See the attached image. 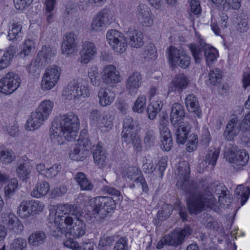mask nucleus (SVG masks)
<instances>
[{"instance_id":"f257e3e1","label":"nucleus","mask_w":250,"mask_h":250,"mask_svg":"<svg viewBox=\"0 0 250 250\" xmlns=\"http://www.w3.org/2000/svg\"><path fill=\"white\" fill-rule=\"evenodd\" d=\"M223 186L216 183H209L207 180H201L195 192L189 195L187 200V205L190 214H197L203 211L205 207L213 208L216 204V200L212 193L220 195L226 192Z\"/></svg>"},{"instance_id":"f03ea898","label":"nucleus","mask_w":250,"mask_h":250,"mask_svg":"<svg viewBox=\"0 0 250 250\" xmlns=\"http://www.w3.org/2000/svg\"><path fill=\"white\" fill-rule=\"evenodd\" d=\"M80 122L78 116L70 112L60 115L53 123L50 131V140L56 145L64 143V140H75L79 129Z\"/></svg>"},{"instance_id":"7ed1b4c3","label":"nucleus","mask_w":250,"mask_h":250,"mask_svg":"<svg viewBox=\"0 0 250 250\" xmlns=\"http://www.w3.org/2000/svg\"><path fill=\"white\" fill-rule=\"evenodd\" d=\"M61 210L65 215H58L56 213L54 222H59L60 225L64 223L67 226H71L68 229V233L73 238L83 236L85 233L86 224L81 219V208L75 205L65 204L61 207Z\"/></svg>"},{"instance_id":"20e7f679","label":"nucleus","mask_w":250,"mask_h":250,"mask_svg":"<svg viewBox=\"0 0 250 250\" xmlns=\"http://www.w3.org/2000/svg\"><path fill=\"white\" fill-rule=\"evenodd\" d=\"M173 132L178 144H184L186 141L187 150L188 152L196 149L198 141L197 135L190 134L191 125L188 121L180 122L172 125Z\"/></svg>"},{"instance_id":"39448f33","label":"nucleus","mask_w":250,"mask_h":250,"mask_svg":"<svg viewBox=\"0 0 250 250\" xmlns=\"http://www.w3.org/2000/svg\"><path fill=\"white\" fill-rule=\"evenodd\" d=\"M54 104L49 100L42 101L31 113V117L26 123V129L28 130L38 129L49 117L52 112Z\"/></svg>"},{"instance_id":"423d86ee","label":"nucleus","mask_w":250,"mask_h":250,"mask_svg":"<svg viewBox=\"0 0 250 250\" xmlns=\"http://www.w3.org/2000/svg\"><path fill=\"white\" fill-rule=\"evenodd\" d=\"M177 174L178 180L176 186L178 188L182 189L187 193L192 195L195 192L197 188L196 184L189 181L190 167L187 161L179 162L177 166Z\"/></svg>"},{"instance_id":"0eeeda50","label":"nucleus","mask_w":250,"mask_h":250,"mask_svg":"<svg viewBox=\"0 0 250 250\" xmlns=\"http://www.w3.org/2000/svg\"><path fill=\"white\" fill-rule=\"evenodd\" d=\"M92 214L95 218L104 219L108 214L113 212L116 208L115 201L108 196H98L92 201Z\"/></svg>"},{"instance_id":"6e6552de","label":"nucleus","mask_w":250,"mask_h":250,"mask_svg":"<svg viewBox=\"0 0 250 250\" xmlns=\"http://www.w3.org/2000/svg\"><path fill=\"white\" fill-rule=\"evenodd\" d=\"M82 80L70 82L63 90L62 95L68 100L78 101L79 98L89 96V90L86 85L83 84Z\"/></svg>"},{"instance_id":"1a4fd4ad","label":"nucleus","mask_w":250,"mask_h":250,"mask_svg":"<svg viewBox=\"0 0 250 250\" xmlns=\"http://www.w3.org/2000/svg\"><path fill=\"white\" fill-rule=\"evenodd\" d=\"M169 62L171 66L178 65L182 68H187L190 63V57L182 49L171 46L168 49Z\"/></svg>"},{"instance_id":"9d476101","label":"nucleus","mask_w":250,"mask_h":250,"mask_svg":"<svg viewBox=\"0 0 250 250\" xmlns=\"http://www.w3.org/2000/svg\"><path fill=\"white\" fill-rule=\"evenodd\" d=\"M106 36L108 43L115 51L122 53L126 50V38L122 33L112 29L107 32Z\"/></svg>"},{"instance_id":"9b49d317","label":"nucleus","mask_w":250,"mask_h":250,"mask_svg":"<svg viewBox=\"0 0 250 250\" xmlns=\"http://www.w3.org/2000/svg\"><path fill=\"white\" fill-rule=\"evenodd\" d=\"M21 82L18 75L9 72L0 80V92L5 94H11L20 86Z\"/></svg>"},{"instance_id":"f8f14e48","label":"nucleus","mask_w":250,"mask_h":250,"mask_svg":"<svg viewBox=\"0 0 250 250\" xmlns=\"http://www.w3.org/2000/svg\"><path fill=\"white\" fill-rule=\"evenodd\" d=\"M192 233V229L189 226H186L183 229H177L170 234L167 235L162 238L165 244L177 246L182 243L184 238Z\"/></svg>"},{"instance_id":"ddd939ff","label":"nucleus","mask_w":250,"mask_h":250,"mask_svg":"<svg viewBox=\"0 0 250 250\" xmlns=\"http://www.w3.org/2000/svg\"><path fill=\"white\" fill-rule=\"evenodd\" d=\"M102 78L105 83L112 86L121 81L119 71L117 70L115 66L112 64L104 66Z\"/></svg>"},{"instance_id":"4468645a","label":"nucleus","mask_w":250,"mask_h":250,"mask_svg":"<svg viewBox=\"0 0 250 250\" xmlns=\"http://www.w3.org/2000/svg\"><path fill=\"white\" fill-rule=\"evenodd\" d=\"M1 222L7 228L17 234L21 232L23 226L18 218L13 213H5L2 215Z\"/></svg>"},{"instance_id":"2eb2a0df","label":"nucleus","mask_w":250,"mask_h":250,"mask_svg":"<svg viewBox=\"0 0 250 250\" xmlns=\"http://www.w3.org/2000/svg\"><path fill=\"white\" fill-rule=\"evenodd\" d=\"M242 122H239L237 117L232 118L227 124L224 135L227 140L232 141L240 131H242Z\"/></svg>"},{"instance_id":"dca6fc26","label":"nucleus","mask_w":250,"mask_h":250,"mask_svg":"<svg viewBox=\"0 0 250 250\" xmlns=\"http://www.w3.org/2000/svg\"><path fill=\"white\" fill-rule=\"evenodd\" d=\"M96 54L97 49L95 44L89 41H85L83 43L80 51L81 62L87 64L93 59Z\"/></svg>"},{"instance_id":"f3484780","label":"nucleus","mask_w":250,"mask_h":250,"mask_svg":"<svg viewBox=\"0 0 250 250\" xmlns=\"http://www.w3.org/2000/svg\"><path fill=\"white\" fill-rule=\"evenodd\" d=\"M77 36L73 33H66L62 45V53L68 56L73 54L77 48Z\"/></svg>"},{"instance_id":"a211bd4d","label":"nucleus","mask_w":250,"mask_h":250,"mask_svg":"<svg viewBox=\"0 0 250 250\" xmlns=\"http://www.w3.org/2000/svg\"><path fill=\"white\" fill-rule=\"evenodd\" d=\"M159 128L161 136V147L165 151H169L172 146V139L170 131L164 122L160 123Z\"/></svg>"},{"instance_id":"6ab92c4d","label":"nucleus","mask_w":250,"mask_h":250,"mask_svg":"<svg viewBox=\"0 0 250 250\" xmlns=\"http://www.w3.org/2000/svg\"><path fill=\"white\" fill-rule=\"evenodd\" d=\"M110 23L109 19V11L104 9L100 11L93 19L91 23L93 31H98L106 24Z\"/></svg>"},{"instance_id":"aec40b11","label":"nucleus","mask_w":250,"mask_h":250,"mask_svg":"<svg viewBox=\"0 0 250 250\" xmlns=\"http://www.w3.org/2000/svg\"><path fill=\"white\" fill-rule=\"evenodd\" d=\"M18 46L16 45H10L6 48L2 57L0 58V70L7 67L16 56Z\"/></svg>"},{"instance_id":"412c9836","label":"nucleus","mask_w":250,"mask_h":250,"mask_svg":"<svg viewBox=\"0 0 250 250\" xmlns=\"http://www.w3.org/2000/svg\"><path fill=\"white\" fill-rule=\"evenodd\" d=\"M185 104L188 111L193 113L195 117L201 118L202 110L197 98L193 94L188 95L185 98Z\"/></svg>"},{"instance_id":"4be33fe9","label":"nucleus","mask_w":250,"mask_h":250,"mask_svg":"<svg viewBox=\"0 0 250 250\" xmlns=\"http://www.w3.org/2000/svg\"><path fill=\"white\" fill-rule=\"evenodd\" d=\"M126 38L129 40V45L132 47H141L144 43L142 33L139 30L130 28L126 33Z\"/></svg>"},{"instance_id":"5701e85b","label":"nucleus","mask_w":250,"mask_h":250,"mask_svg":"<svg viewBox=\"0 0 250 250\" xmlns=\"http://www.w3.org/2000/svg\"><path fill=\"white\" fill-rule=\"evenodd\" d=\"M185 114L183 106L179 103H174L171 107L170 115L171 125L178 124L180 122L187 121V120L183 119Z\"/></svg>"},{"instance_id":"b1692460","label":"nucleus","mask_w":250,"mask_h":250,"mask_svg":"<svg viewBox=\"0 0 250 250\" xmlns=\"http://www.w3.org/2000/svg\"><path fill=\"white\" fill-rule=\"evenodd\" d=\"M188 84L187 78L184 75H178L170 83L168 92L177 91L180 93L187 87Z\"/></svg>"},{"instance_id":"393cba45","label":"nucleus","mask_w":250,"mask_h":250,"mask_svg":"<svg viewBox=\"0 0 250 250\" xmlns=\"http://www.w3.org/2000/svg\"><path fill=\"white\" fill-rule=\"evenodd\" d=\"M199 43V44L190 43L188 45L195 62L197 63H200L204 58V44H206L201 39H200Z\"/></svg>"},{"instance_id":"a878e982","label":"nucleus","mask_w":250,"mask_h":250,"mask_svg":"<svg viewBox=\"0 0 250 250\" xmlns=\"http://www.w3.org/2000/svg\"><path fill=\"white\" fill-rule=\"evenodd\" d=\"M142 76L136 72L131 75L126 82V87L130 94L136 93L142 83Z\"/></svg>"},{"instance_id":"bb28decb","label":"nucleus","mask_w":250,"mask_h":250,"mask_svg":"<svg viewBox=\"0 0 250 250\" xmlns=\"http://www.w3.org/2000/svg\"><path fill=\"white\" fill-rule=\"evenodd\" d=\"M94 163L99 168H103L107 164L106 154L103 147L97 146L93 151Z\"/></svg>"},{"instance_id":"cd10ccee","label":"nucleus","mask_w":250,"mask_h":250,"mask_svg":"<svg viewBox=\"0 0 250 250\" xmlns=\"http://www.w3.org/2000/svg\"><path fill=\"white\" fill-rule=\"evenodd\" d=\"M99 104L102 106L110 105L113 102L115 93L107 88H101L98 93Z\"/></svg>"},{"instance_id":"c85d7f7f","label":"nucleus","mask_w":250,"mask_h":250,"mask_svg":"<svg viewBox=\"0 0 250 250\" xmlns=\"http://www.w3.org/2000/svg\"><path fill=\"white\" fill-rule=\"evenodd\" d=\"M138 16L141 18L143 22L146 26L152 24L153 19L150 16L151 15L150 8L146 4H140L137 8Z\"/></svg>"},{"instance_id":"c756f323","label":"nucleus","mask_w":250,"mask_h":250,"mask_svg":"<svg viewBox=\"0 0 250 250\" xmlns=\"http://www.w3.org/2000/svg\"><path fill=\"white\" fill-rule=\"evenodd\" d=\"M22 25L19 22L13 21L9 27L7 37L11 41H16L21 37Z\"/></svg>"},{"instance_id":"7c9ffc66","label":"nucleus","mask_w":250,"mask_h":250,"mask_svg":"<svg viewBox=\"0 0 250 250\" xmlns=\"http://www.w3.org/2000/svg\"><path fill=\"white\" fill-rule=\"evenodd\" d=\"M218 56V51L215 48L208 44H204V57L206 59L208 65H209L210 63L216 61Z\"/></svg>"},{"instance_id":"2f4dec72","label":"nucleus","mask_w":250,"mask_h":250,"mask_svg":"<svg viewBox=\"0 0 250 250\" xmlns=\"http://www.w3.org/2000/svg\"><path fill=\"white\" fill-rule=\"evenodd\" d=\"M46 238V234L41 230L37 231L32 233L28 238L29 244L38 247L42 244Z\"/></svg>"},{"instance_id":"473e14b6","label":"nucleus","mask_w":250,"mask_h":250,"mask_svg":"<svg viewBox=\"0 0 250 250\" xmlns=\"http://www.w3.org/2000/svg\"><path fill=\"white\" fill-rule=\"evenodd\" d=\"M49 189V185L46 181L39 182L36 186V189H34L31 192V195L36 198L43 197L47 194Z\"/></svg>"},{"instance_id":"72a5a7b5","label":"nucleus","mask_w":250,"mask_h":250,"mask_svg":"<svg viewBox=\"0 0 250 250\" xmlns=\"http://www.w3.org/2000/svg\"><path fill=\"white\" fill-rule=\"evenodd\" d=\"M89 154V151L86 149H83L77 145V146L69 153V157L71 160L77 161H83Z\"/></svg>"},{"instance_id":"f704fd0d","label":"nucleus","mask_w":250,"mask_h":250,"mask_svg":"<svg viewBox=\"0 0 250 250\" xmlns=\"http://www.w3.org/2000/svg\"><path fill=\"white\" fill-rule=\"evenodd\" d=\"M61 70V68L56 65L48 67L46 69L43 75L53 82L54 83L57 84L60 78Z\"/></svg>"},{"instance_id":"c9c22d12","label":"nucleus","mask_w":250,"mask_h":250,"mask_svg":"<svg viewBox=\"0 0 250 250\" xmlns=\"http://www.w3.org/2000/svg\"><path fill=\"white\" fill-rule=\"evenodd\" d=\"M233 159V161L230 163H234L237 166H245L248 163L249 155L245 150H239L236 151Z\"/></svg>"},{"instance_id":"e433bc0d","label":"nucleus","mask_w":250,"mask_h":250,"mask_svg":"<svg viewBox=\"0 0 250 250\" xmlns=\"http://www.w3.org/2000/svg\"><path fill=\"white\" fill-rule=\"evenodd\" d=\"M163 106L161 101L157 100L152 101L147 108L148 117L150 120H154L157 114L159 113Z\"/></svg>"},{"instance_id":"4c0bfd02","label":"nucleus","mask_w":250,"mask_h":250,"mask_svg":"<svg viewBox=\"0 0 250 250\" xmlns=\"http://www.w3.org/2000/svg\"><path fill=\"white\" fill-rule=\"evenodd\" d=\"M219 153L220 150L219 148L217 149L214 146L210 147L208 149L205 156V163L214 167L216 165Z\"/></svg>"},{"instance_id":"58836bf2","label":"nucleus","mask_w":250,"mask_h":250,"mask_svg":"<svg viewBox=\"0 0 250 250\" xmlns=\"http://www.w3.org/2000/svg\"><path fill=\"white\" fill-rule=\"evenodd\" d=\"M56 53V49L51 47L49 45L42 46V50L38 53V56L44 60L45 62H48L51 60Z\"/></svg>"},{"instance_id":"ea45409f","label":"nucleus","mask_w":250,"mask_h":250,"mask_svg":"<svg viewBox=\"0 0 250 250\" xmlns=\"http://www.w3.org/2000/svg\"><path fill=\"white\" fill-rule=\"evenodd\" d=\"M31 167L28 163H21L17 168L18 176L23 181H26L31 172Z\"/></svg>"},{"instance_id":"a19ab883","label":"nucleus","mask_w":250,"mask_h":250,"mask_svg":"<svg viewBox=\"0 0 250 250\" xmlns=\"http://www.w3.org/2000/svg\"><path fill=\"white\" fill-rule=\"evenodd\" d=\"M173 210V206L171 204H164L161 210H159L157 214V219L162 221L169 217Z\"/></svg>"},{"instance_id":"79ce46f5","label":"nucleus","mask_w":250,"mask_h":250,"mask_svg":"<svg viewBox=\"0 0 250 250\" xmlns=\"http://www.w3.org/2000/svg\"><path fill=\"white\" fill-rule=\"evenodd\" d=\"M91 83L94 86H98L101 83V78L97 68L91 67L88 72Z\"/></svg>"},{"instance_id":"37998d69","label":"nucleus","mask_w":250,"mask_h":250,"mask_svg":"<svg viewBox=\"0 0 250 250\" xmlns=\"http://www.w3.org/2000/svg\"><path fill=\"white\" fill-rule=\"evenodd\" d=\"M26 240L21 237L14 239L10 245L9 250H26Z\"/></svg>"},{"instance_id":"c03bdc74","label":"nucleus","mask_w":250,"mask_h":250,"mask_svg":"<svg viewBox=\"0 0 250 250\" xmlns=\"http://www.w3.org/2000/svg\"><path fill=\"white\" fill-rule=\"evenodd\" d=\"M18 181L16 179H12L7 185L4 187V192L6 197H12L18 188Z\"/></svg>"},{"instance_id":"a18cd8bd","label":"nucleus","mask_w":250,"mask_h":250,"mask_svg":"<svg viewBox=\"0 0 250 250\" xmlns=\"http://www.w3.org/2000/svg\"><path fill=\"white\" fill-rule=\"evenodd\" d=\"M236 151V146L231 144L229 143L226 144L224 149V157L229 162L233 161V157H234Z\"/></svg>"},{"instance_id":"49530a36","label":"nucleus","mask_w":250,"mask_h":250,"mask_svg":"<svg viewBox=\"0 0 250 250\" xmlns=\"http://www.w3.org/2000/svg\"><path fill=\"white\" fill-rule=\"evenodd\" d=\"M138 123L136 121L133 120L129 116H127L124 119L123 127L122 132H132L131 131L135 129L138 126Z\"/></svg>"},{"instance_id":"de8ad7c7","label":"nucleus","mask_w":250,"mask_h":250,"mask_svg":"<svg viewBox=\"0 0 250 250\" xmlns=\"http://www.w3.org/2000/svg\"><path fill=\"white\" fill-rule=\"evenodd\" d=\"M139 173H141V171L139 170L137 167H128L124 170L123 176L129 180L136 181V179L138 177L137 176Z\"/></svg>"},{"instance_id":"09e8293b","label":"nucleus","mask_w":250,"mask_h":250,"mask_svg":"<svg viewBox=\"0 0 250 250\" xmlns=\"http://www.w3.org/2000/svg\"><path fill=\"white\" fill-rule=\"evenodd\" d=\"M208 81L210 84L215 85L221 81L222 73L218 68H214L209 71Z\"/></svg>"},{"instance_id":"8fccbe9b","label":"nucleus","mask_w":250,"mask_h":250,"mask_svg":"<svg viewBox=\"0 0 250 250\" xmlns=\"http://www.w3.org/2000/svg\"><path fill=\"white\" fill-rule=\"evenodd\" d=\"M156 137L154 131L151 129H147L145 134L144 138V144L148 147L154 145Z\"/></svg>"},{"instance_id":"3c124183","label":"nucleus","mask_w":250,"mask_h":250,"mask_svg":"<svg viewBox=\"0 0 250 250\" xmlns=\"http://www.w3.org/2000/svg\"><path fill=\"white\" fill-rule=\"evenodd\" d=\"M31 215H35L42 211L44 204L39 201H28Z\"/></svg>"},{"instance_id":"603ef678","label":"nucleus","mask_w":250,"mask_h":250,"mask_svg":"<svg viewBox=\"0 0 250 250\" xmlns=\"http://www.w3.org/2000/svg\"><path fill=\"white\" fill-rule=\"evenodd\" d=\"M28 201L22 202L18 208V214L22 218H26L31 214Z\"/></svg>"},{"instance_id":"864d4df0","label":"nucleus","mask_w":250,"mask_h":250,"mask_svg":"<svg viewBox=\"0 0 250 250\" xmlns=\"http://www.w3.org/2000/svg\"><path fill=\"white\" fill-rule=\"evenodd\" d=\"M62 169V166L60 164H55L48 168L46 169L44 177L47 178H53L57 176Z\"/></svg>"},{"instance_id":"5fc2aeb1","label":"nucleus","mask_w":250,"mask_h":250,"mask_svg":"<svg viewBox=\"0 0 250 250\" xmlns=\"http://www.w3.org/2000/svg\"><path fill=\"white\" fill-rule=\"evenodd\" d=\"M146 102V97L145 96H139L132 107L133 110L139 113H142L145 108Z\"/></svg>"},{"instance_id":"6e6d98bb","label":"nucleus","mask_w":250,"mask_h":250,"mask_svg":"<svg viewBox=\"0 0 250 250\" xmlns=\"http://www.w3.org/2000/svg\"><path fill=\"white\" fill-rule=\"evenodd\" d=\"M0 158L4 163L8 164L14 160L15 155L12 151L4 148L0 149Z\"/></svg>"},{"instance_id":"4d7b16f0","label":"nucleus","mask_w":250,"mask_h":250,"mask_svg":"<svg viewBox=\"0 0 250 250\" xmlns=\"http://www.w3.org/2000/svg\"><path fill=\"white\" fill-rule=\"evenodd\" d=\"M34 43L31 40H26L21 50L18 54L21 58H24L28 56L30 53L32 48L34 47Z\"/></svg>"},{"instance_id":"13d9d810","label":"nucleus","mask_w":250,"mask_h":250,"mask_svg":"<svg viewBox=\"0 0 250 250\" xmlns=\"http://www.w3.org/2000/svg\"><path fill=\"white\" fill-rule=\"evenodd\" d=\"M144 57L148 60H154L156 58V47L153 44H149L145 48Z\"/></svg>"},{"instance_id":"bf43d9fd","label":"nucleus","mask_w":250,"mask_h":250,"mask_svg":"<svg viewBox=\"0 0 250 250\" xmlns=\"http://www.w3.org/2000/svg\"><path fill=\"white\" fill-rule=\"evenodd\" d=\"M114 237L105 235H103L100 239L98 248L99 250H104L107 246H109L114 242Z\"/></svg>"},{"instance_id":"052dcab7","label":"nucleus","mask_w":250,"mask_h":250,"mask_svg":"<svg viewBox=\"0 0 250 250\" xmlns=\"http://www.w3.org/2000/svg\"><path fill=\"white\" fill-rule=\"evenodd\" d=\"M236 29L237 30L239 31L240 33H244L248 31L249 29V26L248 23V21L245 19H243L241 17H238L237 18Z\"/></svg>"},{"instance_id":"680f3d73","label":"nucleus","mask_w":250,"mask_h":250,"mask_svg":"<svg viewBox=\"0 0 250 250\" xmlns=\"http://www.w3.org/2000/svg\"><path fill=\"white\" fill-rule=\"evenodd\" d=\"M113 250H129L127 238L124 237L120 238L115 243Z\"/></svg>"},{"instance_id":"e2e57ef3","label":"nucleus","mask_w":250,"mask_h":250,"mask_svg":"<svg viewBox=\"0 0 250 250\" xmlns=\"http://www.w3.org/2000/svg\"><path fill=\"white\" fill-rule=\"evenodd\" d=\"M103 115L98 110H93L90 113L89 119L92 124L99 125L100 122H102Z\"/></svg>"},{"instance_id":"0e129e2a","label":"nucleus","mask_w":250,"mask_h":250,"mask_svg":"<svg viewBox=\"0 0 250 250\" xmlns=\"http://www.w3.org/2000/svg\"><path fill=\"white\" fill-rule=\"evenodd\" d=\"M228 192H229V191H226L222 193H220V195H218V202L220 204L226 207L229 206V204L232 201V198Z\"/></svg>"},{"instance_id":"69168bd1","label":"nucleus","mask_w":250,"mask_h":250,"mask_svg":"<svg viewBox=\"0 0 250 250\" xmlns=\"http://www.w3.org/2000/svg\"><path fill=\"white\" fill-rule=\"evenodd\" d=\"M122 140L123 143H125L126 145H131L134 139L136 134L133 132H122Z\"/></svg>"},{"instance_id":"338daca9","label":"nucleus","mask_w":250,"mask_h":250,"mask_svg":"<svg viewBox=\"0 0 250 250\" xmlns=\"http://www.w3.org/2000/svg\"><path fill=\"white\" fill-rule=\"evenodd\" d=\"M56 84L54 83L53 82L49 80L45 76H43L41 82V88L43 91L49 90L53 88Z\"/></svg>"},{"instance_id":"774afa93","label":"nucleus","mask_w":250,"mask_h":250,"mask_svg":"<svg viewBox=\"0 0 250 250\" xmlns=\"http://www.w3.org/2000/svg\"><path fill=\"white\" fill-rule=\"evenodd\" d=\"M33 0H13V2L17 9L23 10L28 7L33 2Z\"/></svg>"}]
</instances>
